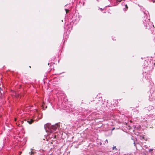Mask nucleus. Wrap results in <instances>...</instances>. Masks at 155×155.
<instances>
[{
  "label": "nucleus",
  "instance_id": "obj_12",
  "mask_svg": "<svg viewBox=\"0 0 155 155\" xmlns=\"http://www.w3.org/2000/svg\"><path fill=\"white\" fill-rule=\"evenodd\" d=\"M115 148V149H116V147H113V150H114Z\"/></svg>",
  "mask_w": 155,
  "mask_h": 155
},
{
  "label": "nucleus",
  "instance_id": "obj_8",
  "mask_svg": "<svg viewBox=\"0 0 155 155\" xmlns=\"http://www.w3.org/2000/svg\"><path fill=\"white\" fill-rule=\"evenodd\" d=\"M140 138L141 139H143L144 138V136H140Z\"/></svg>",
  "mask_w": 155,
  "mask_h": 155
},
{
  "label": "nucleus",
  "instance_id": "obj_13",
  "mask_svg": "<svg viewBox=\"0 0 155 155\" xmlns=\"http://www.w3.org/2000/svg\"><path fill=\"white\" fill-rule=\"evenodd\" d=\"M106 141H107V143H108V140H106Z\"/></svg>",
  "mask_w": 155,
  "mask_h": 155
},
{
  "label": "nucleus",
  "instance_id": "obj_7",
  "mask_svg": "<svg viewBox=\"0 0 155 155\" xmlns=\"http://www.w3.org/2000/svg\"><path fill=\"white\" fill-rule=\"evenodd\" d=\"M148 108H150L151 110H152L153 109V107L152 106H149L148 107Z\"/></svg>",
  "mask_w": 155,
  "mask_h": 155
},
{
  "label": "nucleus",
  "instance_id": "obj_15",
  "mask_svg": "<svg viewBox=\"0 0 155 155\" xmlns=\"http://www.w3.org/2000/svg\"><path fill=\"white\" fill-rule=\"evenodd\" d=\"M122 0H119V1L120 2H121Z\"/></svg>",
  "mask_w": 155,
  "mask_h": 155
},
{
  "label": "nucleus",
  "instance_id": "obj_1",
  "mask_svg": "<svg viewBox=\"0 0 155 155\" xmlns=\"http://www.w3.org/2000/svg\"><path fill=\"white\" fill-rule=\"evenodd\" d=\"M144 17L143 21L144 25L145 27H147L146 28L150 29L152 31V30L154 28V26L153 23L150 21V19L148 17V15L147 12H143Z\"/></svg>",
  "mask_w": 155,
  "mask_h": 155
},
{
  "label": "nucleus",
  "instance_id": "obj_17",
  "mask_svg": "<svg viewBox=\"0 0 155 155\" xmlns=\"http://www.w3.org/2000/svg\"><path fill=\"white\" fill-rule=\"evenodd\" d=\"M148 110L149 111H150V110L149 109H148Z\"/></svg>",
  "mask_w": 155,
  "mask_h": 155
},
{
  "label": "nucleus",
  "instance_id": "obj_5",
  "mask_svg": "<svg viewBox=\"0 0 155 155\" xmlns=\"http://www.w3.org/2000/svg\"><path fill=\"white\" fill-rule=\"evenodd\" d=\"M34 153V151L33 149H31V151L29 152V154L30 155H33Z\"/></svg>",
  "mask_w": 155,
  "mask_h": 155
},
{
  "label": "nucleus",
  "instance_id": "obj_14",
  "mask_svg": "<svg viewBox=\"0 0 155 155\" xmlns=\"http://www.w3.org/2000/svg\"><path fill=\"white\" fill-rule=\"evenodd\" d=\"M153 2H155V1H154L153 0Z\"/></svg>",
  "mask_w": 155,
  "mask_h": 155
},
{
  "label": "nucleus",
  "instance_id": "obj_16",
  "mask_svg": "<svg viewBox=\"0 0 155 155\" xmlns=\"http://www.w3.org/2000/svg\"><path fill=\"white\" fill-rule=\"evenodd\" d=\"M1 87H0V91L1 90Z\"/></svg>",
  "mask_w": 155,
  "mask_h": 155
},
{
  "label": "nucleus",
  "instance_id": "obj_18",
  "mask_svg": "<svg viewBox=\"0 0 155 155\" xmlns=\"http://www.w3.org/2000/svg\"><path fill=\"white\" fill-rule=\"evenodd\" d=\"M15 120L16 121V119H15Z\"/></svg>",
  "mask_w": 155,
  "mask_h": 155
},
{
  "label": "nucleus",
  "instance_id": "obj_9",
  "mask_svg": "<svg viewBox=\"0 0 155 155\" xmlns=\"http://www.w3.org/2000/svg\"><path fill=\"white\" fill-rule=\"evenodd\" d=\"M125 8H126V10H127V9H128V6H127V4L125 5Z\"/></svg>",
  "mask_w": 155,
  "mask_h": 155
},
{
  "label": "nucleus",
  "instance_id": "obj_10",
  "mask_svg": "<svg viewBox=\"0 0 155 155\" xmlns=\"http://www.w3.org/2000/svg\"><path fill=\"white\" fill-rule=\"evenodd\" d=\"M65 11H66V13L67 14L69 10L67 9H65Z\"/></svg>",
  "mask_w": 155,
  "mask_h": 155
},
{
  "label": "nucleus",
  "instance_id": "obj_2",
  "mask_svg": "<svg viewBox=\"0 0 155 155\" xmlns=\"http://www.w3.org/2000/svg\"><path fill=\"white\" fill-rule=\"evenodd\" d=\"M59 126L58 123L52 125H51L50 124L47 123L45 125L44 128L47 132L51 133L59 127Z\"/></svg>",
  "mask_w": 155,
  "mask_h": 155
},
{
  "label": "nucleus",
  "instance_id": "obj_11",
  "mask_svg": "<svg viewBox=\"0 0 155 155\" xmlns=\"http://www.w3.org/2000/svg\"><path fill=\"white\" fill-rule=\"evenodd\" d=\"M153 150V149H150L149 150V151L150 152H151Z\"/></svg>",
  "mask_w": 155,
  "mask_h": 155
},
{
  "label": "nucleus",
  "instance_id": "obj_6",
  "mask_svg": "<svg viewBox=\"0 0 155 155\" xmlns=\"http://www.w3.org/2000/svg\"><path fill=\"white\" fill-rule=\"evenodd\" d=\"M150 74H147V76H145V78H146L147 79L150 80Z\"/></svg>",
  "mask_w": 155,
  "mask_h": 155
},
{
  "label": "nucleus",
  "instance_id": "obj_19",
  "mask_svg": "<svg viewBox=\"0 0 155 155\" xmlns=\"http://www.w3.org/2000/svg\"><path fill=\"white\" fill-rule=\"evenodd\" d=\"M134 144H135V143L134 142ZM134 145L135 146V145L134 144Z\"/></svg>",
  "mask_w": 155,
  "mask_h": 155
},
{
  "label": "nucleus",
  "instance_id": "obj_3",
  "mask_svg": "<svg viewBox=\"0 0 155 155\" xmlns=\"http://www.w3.org/2000/svg\"><path fill=\"white\" fill-rule=\"evenodd\" d=\"M149 64H148L147 61H145L144 63V65H143V67L144 69H147L149 68Z\"/></svg>",
  "mask_w": 155,
  "mask_h": 155
},
{
  "label": "nucleus",
  "instance_id": "obj_4",
  "mask_svg": "<svg viewBox=\"0 0 155 155\" xmlns=\"http://www.w3.org/2000/svg\"><path fill=\"white\" fill-rule=\"evenodd\" d=\"M34 121L32 119H30L28 120V122L29 124H31Z\"/></svg>",
  "mask_w": 155,
  "mask_h": 155
}]
</instances>
